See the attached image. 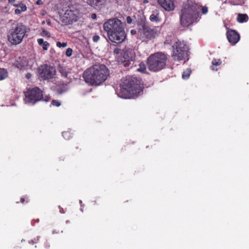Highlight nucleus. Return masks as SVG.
I'll list each match as a JSON object with an SVG mask.
<instances>
[{
  "label": "nucleus",
  "mask_w": 249,
  "mask_h": 249,
  "mask_svg": "<svg viewBox=\"0 0 249 249\" xmlns=\"http://www.w3.org/2000/svg\"><path fill=\"white\" fill-rule=\"evenodd\" d=\"M192 71L191 69H187L182 73V77L183 79H187L190 75Z\"/></svg>",
  "instance_id": "393cba45"
},
{
  "label": "nucleus",
  "mask_w": 249,
  "mask_h": 249,
  "mask_svg": "<svg viewBox=\"0 0 249 249\" xmlns=\"http://www.w3.org/2000/svg\"><path fill=\"white\" fill-rule=\"evenodd\" d=\"M41 36H47V37H50V33L46 31V30L45 29H43L42 30V31L41 32V34H40Z\"/></svg>",
  "instance_id": "c85d7f7f"
},
{
  "label": "nucleus",
  "mask_w": 249,
  "mask_h": 249,
  "mask_svg": "<svg viewBox=\"0 0 249 249\" xmlns=\"http://www.w3.org/2000/svg\"><path fill=\"white\" fill-rule=\"evenodd\" d=\"M88 3L95 9H99L103 4V0H88Z\"/></svg>",
  "instance_id": "a211bd4d"
},
{
  "label": "nucleus",
  "mask_w": 249,
  "mask_h": 249,
  "mask_svg": "<svg viewBox=\"0 0 249 249\" xmlns=\"http://www.w3.org/2000/svg\"><path fill=\"white\" fill-rule=\"evenodd\" d=\"M39 219L38 218H37L36 220V222H39Z\"/></svg>",
  "instance_id": "09e8293b"
},
{
  "label": "nucleus",
  "mask_w": 249,
  "mask_h": 249,
  "mask_svg": "<svg viewBox=\"0 0 249 249\" xmlns=\"http://www.w3.org/2000/svg\"><path fill=\"white\" fill-rule=\"evenodd\" d=\"M142 91L141 80L133 76H128L121 84L120 94L122 98L126 99L137 97Z\"/></svg>",
  "instance_id": "7ed1b4c3"
},
{
  "label": "nucleus",
  "mask_w": 249,
  "mask_h": 249,
  "mask_svg": "<svg viewBox=\"0 0 249 249\" xmlns=\"http://www.w3.org/2000/svg\"><path fill=\"white\" fill-rule=\"evenodd\" d=\"M108 37L112 42L118 44L123 42L126 37L124 26L115 30Z\"/></svg>",
  "instance_id": "ddd939ff"
},
{
  "label": "nucleus",
  "mask_w": 249,
  "mask_h": 249,
  "mask_svg": "<svg viewBox=\"0 0 249 249\" xmlns=\"http://www.w3.org/2000/svg\"><path fill=\"white\" fill-rule=\"evenodd\" d=\"M139 68L137 71L142 73H145L146 71V65L144 62H141L139 65Z\"/></svg>",
  "instance_id": "b1692460"
},
{
  "label": "nucleus",
  "mask_w": 249,
  "mask_h": 249,
  "mask_svg": "<svg viewBox=\"0 0 249 249\" xmlns=\"http://www.w3.org/2000/svg\"><path fill=\"white\" fill-rule=\"evenodd\" d=\"M45 247L47 249L50 247L49 244L47 241H46L45 242Z\"/></svg>",
  "instance_id": "ea45409f"
},
{
  "label": "nucleus",
  "mask_w": 249,
  "mask_h": 249,
  "mask_svg": "<svg viewBox=\"0 0 249 249\" xmlns=\"http://www.w3.org/2000/svg\"><path fill=\"white\" fill-rule=\"evenodd\" d=\"M34 220H33V221L31 222V223H32V225H34Z\"/></svg>",
  "instance_id": "8fccbe9b"
},
{
  "label": "nucleus",
  "mask_w": 249,
  "mask_h": 249,
  "mask_svg": "<svg viewBox=\"0 0 249 249\" xmlns=\"http://www.w3.org/2000/svg\"><path fill=\"white\" fill-rule=\"evenodd\" d=\"M100 39V37L99 36L95 35L92 37V40L94 42H97Z\"/></svg>",
  "instance_id": "473e14b6"
},
{
  "label": "nucleus",
  "mask_w": 249,
  "mask_h": 249,
  "mask_svg": "<svg viewBox=\"0 0 249 249\" xmlns=\"http://www.w3.org/2000/svg\"><path fill=\"white\" fill-rule=\"evenodd\" d=\"M188 48L184 41L178 40L173 46L172 56L181 60L188 56Z\"/></svg>",
  "instance_id": "9d476101"
},
{
  "label": "nucleus",
  "mask_w": 249,
  "mask_h": 249,
  "mask_svg": "<svg viewBox=\"0 0 249 249\" xmlns=\"http://www.w3.org/2000/svg\"><path fill=\"white\" fill-rule=\"evenodd\" d=\"M25 201V199L23 197H21L20 199V202L22 203H23Z\"/></svg>",
  "instance_id": "37998d69"
},
{
  "label": "nucleus",
  "mask_w": 249,
  "mask_h": 249,
  "mask_svg": "<svg viewBox=\"0 0 249 249\" xmlns=\"http://www.w3.org/2000/svg\"><path fill=\"white\" fill-rule=\"evenodd\" d=\"M34 239V243H35L36 244L38 243L39 242L40 237L37 236V237L35 238Z\"/></svg>",
  "instance_id": "4c0bfd02"
},
{
  "label": "nucleus",
  "mask_w": 249,
  "mask_h": 249,
  "mask_svg": "<svg viewBox=\"0 0 249 249\" xmlns=\"http://www.w3.org/2000/svg\"><path fill=\"white\" fill-rule=\"evenodd\" d=\"M25 94V101L32 105L41 100H43L45 102L49 101V97H46L43 99L42 91L37 87L28 89Z\"/></svg>",
  "instance_id": "1a4fd4ad"
},
{
  "label": "nucleus",
  "mask_w": 249,
  "mask_h": 249,
  "mask_svg": "<svg viewBox=\"0 0 249 249\" xmlns=\"http://www.w3.org/2000/svg\"><path fill=\"white\" fill-rule=\"evenodd\" d=\"M28 61L26 57H19L16 63V67L19 69H25L28 66Z\"/></svg>",
  "instance_id": "dca6fc26"
},
{
  "label": "nucleus",
  "mask_w": 249,
  "mask_h": 249,
  "mask_svg": "<svg viewBox=\"0 0 249 249\" xmlns=\"http://www.w3.org/2000/svg\"><path fill=\"white\" fill-rule=\"evenodd\" d=\"M62 10L64 13L62 17V21L66 24H71L77 21L81 16L80 6L78 4H69L64 7Z\"/></svg>",
  "instance_id": "423d86ee"
},
{
  "label": "nucleus",
  "mask_w": 249,
  "mask_h": 249,
  "mask_svg": "<svg viewBox=\"0 0 249 249\" xmlns=\"http://www.w3.org/2000/svg\"><path fill=\"white\" fill-rule=\"evenodd\" d=\"M49 45L50 44L47 41H45L44 43H43L41 46H42L43 50L46 51L48 50Z\"/></svg>",
  "instance_id": "2f4dec72"
},
{
  "label": "nucleus",
  "mask_w": 249,
  "mask_h": 249,
  "mask_svg": "<svg viewBox=\"0 0 249 249\" xmlns=\"http://www.w3.org/2000/svg\"><path fill=\"white\" fill-rule=\"evenodd\" d=\"M31 76V74L30 73H27L26 75V78H27L28 79H29Z\"/></svg>",
  "instance_id": "c03bdc74"
},
{
  "label": "nucleus",
  "mask_w": 249,
  "mask_h": 249,
  "mask_svg": "<svg viewBox=\"0 0 249 249\" xmlns=\"http://www.w3.org/2000/svg\"><path fill=\"white\" fill-rule=\"evenodd\" d=\"M27 30V26L21 23L12 24L8 32V40L13 45L20 44L26 36Z\"/></svg>",
  "instance_id": "20e7f679"
},
{
  "label": "nucleus",
  "mask_w": 249,
  "mask_h": 249,
  "mask_svg": "<svg viewBox=\"0 0 249 249\" xmlns=\"http://www.w3.org/2000/svg\"><path fill=\"white\" fill-rule=\"evenodd\" d=\"M55 89L58 94H61L68 90L67 84L60 82L56 84Z\"/></svg>",
  "instance_id": "f3484780"
},
{
  "label": "nucleus",
  "mask_w": 249,
  "mask_h": 249,
  "mask_svg": "<svg viewBox=\"0 0 249 249\" xmlns=\"http://www.w3.org/2000/svg\"><path fill=\"white\" fill-rule=\"evenodd\" d=\"M67 46V42H60L59 41L56 42V46L59 48H64L66 47Z\"/></svg>",
  "instance_id": "cd10ccee"
},
{
  "label": "nucleus",
  "mask_w": 249,
  "mask_h": 249,
  "mask_svg": "<svg viewBox=\"0 0 249 249\" xmlns=\"http://www.w3.org/2000/svg\"><path fill=\"white\" fill-rule=\"evenodd\" d=\"M75 150H74V153H78L79 152H80L81 151V149L79 148V146L78 145H76L75 146Z\"/></svg>",
  "instance_id": "e433bc0d"
},
{
  "label": "nucleus",
  "mask_w": 249,
  "mask_h": 249,
  "mask_svg": "<svg viewBox=\"0 0 249 249\" xmlns=\"http://www.w3.org/2000/svg\"><path fill=\"white\" fill-rule=\"evenodd\" d=\"M96 17L97 16L95 14H92L91 15V18L93 19H95L96 18Z\"/></svg>",
  "instance_id": "a19ab883"
},
{
  "label": "nucleus",
  "mask_w": 249,
  "mask_h": 249,
  "mask_svg": "<svg viewBox=\"0 0 249 249\" xmlns=\"http://www.w3.org/2000/svg\"><path fill=\"white\" fill-rule=\"evenodd\" d=\"M201 13L205 15L208 12L206 6H202L195 0H188L183 4L179 16L180 23L182 27H186L194 22H197L201 18Z\"/></svg>",
  "instance_id": "f257e3e1"
},
{
  "label": "nucleus",
  "mask_w": 249,
  "mask_h": 249,
  "mask_svg": "<svg viewBox=\"0 0 249 249\" xmlns=\"http://www.w3.org/2000/svg\"><path fill=\"white\" fill-rule=\"evenodd\" d=\"M226 36L229 42L232 45L236 44L240 38L239 34L235 30L232 29H228L226 33Z\"/></svg>",
  "instance_id": "4468645a"
},
{
  "label": "nucleus",
  "mask_w": 249,
  "mask_h": 249,
  "mask_svg": "<svg viewBox=\"0 0 249 249\" xmlns=\"http://www.w3.org/2000/svg\"><path fill=\"white\" fill-rule=\"evenodd\" d=\"M121 26H123V23L121 20L117 18H113L108 19L105 22L103 28L105 31L107 32V37H108L113 31Z\"/></svg>",
  "instance_id": "f8f14e48"
},
{
  "label": "nucleus",
  "mask_w": 249,
  "mask_h": 249,
  "mask_svg": "<svg viewBox=\"0 0 249 249\" xmlns=\"http://www.w3.org/2000/svg\"><path fill=\"white\" fill-rule=\"evenodd\" d=\"M29 202V200H27L26 202L28 203Z\"/></svg>",
  "instance_id": "3c124183"
},
{
  "label": "nucleus",
  "mask_w": 249,
  "mask_h": 249,
  "mask_svg": "<svg viewBox=\"0 0 249 249\" xmlns=\"http://www.w3.org/2000/svg\"><path fill=\"white\" fill-rule=\"evenodd\" d=\"M132 19L130 17L128 16L126 18V22L128 24H131L132 23Z\"/></svg>",
  "instance_id": "c9c22d12"
},
{
  "label": "nucleus",
  "mask_w": 249,
  "mask_h": 249,
  "mask_svg": "<svg viewBox=\"0 0 249 249\" xmlns=\"http://www.w3.org/2000/svg\"><path fill=\"white\" fill-rule=\"evenodd\" d=\"M59 72H60L62 76L64 77H67L68 73L65 69L61 68L60 69Z\"/></svg>",
  "instance_id": "bb28decb"
},
{
  "label": "nucleus",
  "mask_w": 249,
  "mask_h": 249,
  "mask_svg": "<svg viewBox=\"0 0 249 249\" xmlns=\"http://www.w3.org/2000/svg\"><path fill=\"white\" fill-rule=\"evenodd\" d=\"M38 75L43 80H49L55 77V68L50 65L43 64L37 69Z\"/></svg>",
  "instance_id": "9b49d317"
},
{
  "label": "nucleus",
  "mask_w": 249,
  "mask_h": 249,
  "mask_svg": "<svg viewBox=\"0 0 249 249\" xmlns=\"http://www.w3.org/2000/svg\"><path fill=\"white\" fill-rule=\"evenodd\" d=\"M249 19L247 14H239L237 18V21L239 23L247 22Z\"/></svg>",
  "instance_id": "412c9836"
},
{
  "label": "nucleus",
  "mask_w": 249,
  "mask_h": 249,
  "mask_svg": "<svg viewBox=\"0 0 249 249\" xmlns=\"http://www.w3.org/2000/svg\"><path fill=\"white\" fill-rule=\"evenodd\" d=\"M27 10L26 6L24 4H21L18 6V8L16 9L15 13L16 14H20L22 12H24Z\"/></svg>",
  "instance_id": "4be33fe9"
},
{
  "label": "nucleus",
  "mask_w": 249,
  "mask_h": 249,
  "mask_svg": "<svg viewBox=\"0 0 249 249\" xmlns=\"http://www.w3.org/2000/svg\"><path fill=\"white\" fill-rule=\"evenodd\" d=\"M149 19L152 22H159L160 21V18L159 16V13L157 11H154L150 15Z\"/></svg>",
  "instance_id": "6ab92c4d"
},
{
  "label": "nucleus",
  "mask_w": 249,
  "mask_h": 249,
  "mask_svg": "<svg viewBox=\"0 0 249 249\" xmlns=\"http://www.w3.org/2000/svg\"><path fill=\"white\" fill-rule=\"evenodd\" d=\"M159 31L156 28L151 27L148 24L142 23L138 30V36L142 41L147 42L155 38Z\"/></svg>",
  "instance_id": "0eeeda50"
},
{
  "label": "nucleus",
  "mask_w": 249,
  "mask_h": 249,
  "mask_svg": "<svg viewBox=\"0 0 249 249\" xmlns=\"http://www.w3.org/2000/svg\"><path fill=\"white\" fill-rule=\"evenodd\" d=\"M135 59V53L132 49L125 47L118 57L119 63L123 64L125 68L132 67Z\"/></svg>",
  "instance_id": "6e6552de"
},
{
  "label": "nucleus",
  "mask_w": 249,
  "mask_h": 249,
  "mask_svg": "<svg viewBox=\"0 0 249 249\" xmlns=\"http://www.w3.org/2000/svg\"><path fill=\"white\" fill-rule=\"evenodd\" d=\"M144 3H148V0H143Z\"/></svg>",
  "instance_id": "49530a36"
},
{
  "label": "nucleus",
  "mask_w": 249,
  "mask_h": 249,
  "mask_svg": "<svg viewBox=\"0 0 249 249\" xmlns=\"http://www.w3.org/2000/svg\"><path fill=\"white\" fill-rule=\"evenodd\" d=\"M8 1L10 2H14L15 1V0H8Z\"/></svg>",
  "instance_id": "de8ad7c7"
},
{
  "label": "nucleus",
  "mask_w": 249,
  "mask_h": 249,
  "mask_svg": "<svg viewBox=\"0 0 249 249\" xmlns=\"http://www.w3.org/2000/svg\"><path fill=\"white\" fill-rule=\"evenodd\" d=\"M158 3L166 11H170L175 8L174 0H157Z\"/></svg>",
  "instance_id": "2eb2a0df"
},
{
  "label": "nucleus",
  "mask_w": 249,
  "mask_h": 249,
  "mask_svg": "<svg viewBox=\"0 0 249 249\" xmlns=\"http://www.w3.org/2000/svg\"><path fill=\"white\" fill-rule=\"evenodd\" d=\"M29 243L32 245L35 244L36 243H34V239H32L29 241Z\"/></svg>",
  "instance_id": "79ce46f5"
},
{
  "label": "nucleus",
  "mask_w": 249,
  "mask_h": 249,
  "mask_svg": "<svg viewBox=\"0 0 249 249\" xmlns=\"http://www.w3.org/2000/svg\"><path fill=\"white\" fill-rule=\"evenodd\" d=\"M41 0H38L36 2V3L37 4V5H39V4H40L41 3Z\"/></svg>",
  "instance_id": "a18cd8bd"
},
{
  "label": "nucleus",
  "mask_w": 249,
  "mask_h": 249,
  "mask_svg": "<svg viewBox=\"0 0 249 249\" xmlns=\"http://www.w3.org/2000/svg\"><path fill=\"white\" fill-rule=\"evenodd\" d=\"M62 136L65 140H69L71 138H72V134L70 131H64L62 133Z\"/></svg>",
  "instance_id": "a878e982"
},
{
  "label": "nucleus",
  "mask_w": 249,
  "mask_h": 249,
  "mask_svg": "<svg viewBox=\"0 0 249 249\" xmlns=\"http://www.w3.org/2000/svg\"><path fill=\"white\" fill-rule=\"evenodd\" d=\"M212 66L211 67L213 71H217L218 69L215 68L216 66H220L222 64V61L220 59H213L212 62Z\"/></svg>",
  "instance_id": "aec40b11"
},
{
  "label": "nucleus",
  "mask_w": 249,
  "mask_h": 249,
  "mask_svg": "<svg viewBox=\"0 0 249 249\" xmlns=\"http://www.w3.org/2000/svg\"><path fill=\"white\" fill-rule=\"evenodd\" d=\"M51 104L57 107H59L61 105L60 102L59 101L56 100H53L52 101Z\"/></svg>",
  "instance_id": "7c9ffc66"
},
{
  "label": "nucleus",
  "mask_w": 249,
  "mask_h": 249,
  "mask_svg": "<svg viewBox=\"0 0 249 249\" xmlns=\"http://www.w3.org/2000/svg\"><path fill=\"white\" fill-rule=\"evenodd\" d=\"M130 33L131 35H134L136 34L137 31H136V30H135L134 29H132L130 31Z\"/></svg>",
  "instance_id": "58836bf2"
},
{
  "label": "nucleus",
  "mask_w": 249,
  "mask_h": 249,
  "mask_svg": "<svg viewBox=\"0 0 249 249\" xmlns=\"http://www.w3.org/2000/svg\"><path fill=\"white\" fill-rule=\"evenodd\" d=\"M8 76V72L6 70L0 68V80L5 79Z\"/></svg>",
  "instance_id": "5701e85b"
},
{
  "label": "nucleus",
  "mask_w": 249,
  "mask_h": 249,
  "mask_svg": "<svg viewBox=\"0 0 249 249\" xmlns=\"http://www.w3.org/2000/svg\"><path fill=\"white\" fill-rule=\"evenodd\" d=\"M109 74V70L105 65H95L84 71L83 78L86 83L96 86L105 81Z\"/></svg>",
  "instance_id": "f03ea898"
},
{
  "label": "nucleus",
  "mask_w": 249,
  "mask_h": 249,
  "mask_svg": "<svg viewBox=\"0 0 249 249\" xmlns=\"http://www.w3.org/2000/svg\"><path fill=\"white\" fill-rule=\"evenodd\" d=\"M72 53V49L69 48L67 49L66 52V55L67 57H70L71 56Z\"/></svg>",
  "instance_id": "c756f323"
},
{
  "label": "nucleus",
  "mask_w": 249,
  "mask_h": 249,
  "mask_svg": "<svg viewBox=\"0 0 249 249\" xmlns=\"http://www.w3.org/2000/svg\"><path fill=\"white\" fill-rule=\"evenodd\" d=\"M44 42L45 41L43 38H38L37 39V43L40 46H41Z\"/></svg>",
  "instance_id": "72a5a7b5"
},
{
  "label": "nucleus",
  "mask_w": 249,
  "mask_h": 249,
  "mask_svg": "<svg viewBox=\"0 0 249 249\" xmlns=\"http://www.w3.org/2000/svg\"><path fill=\"white\" fill-rule=\"evenodd\" d=\"M167 60V56L161 52L151 54L147 59L148 69L151 71H159L165 68Z\"/></svg>",
  "instance_id": "39448f33"
},
{
  "label": "nucleus",
  "mask_w": 249,
  "mask_h": 249,
  "mask_svg": "<svg viewBox=\"0 0 249 249\" xmlns=\"http://www.w3.org/2000/svg\"><path fill=\"white\" fill-rule=\"evenodd\" d=\"M120 51H121V50L120 49L115 48L113 51V53L115 54H119L120 53H121Z\"/></svg>",
  "instance_id": "f704fd0d"
}]
</instances>
